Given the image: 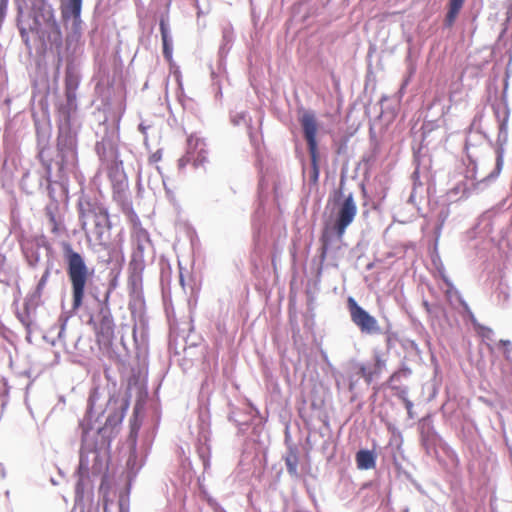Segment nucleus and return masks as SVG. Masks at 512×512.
I'll return each mask as SVG.
<instances>
[{"mask_svg": "<svg viewBox=\"0 0 512 512\" xmlns=\"http://www.w3.org/2000/svg\"><path fill=\"white\" fill-rule=\"evenodd\" d=\"M310 156V170L308 172L309 185L317 186L320 175L319 168V152L318 151H308Z\"/></svg>", "mask_w": 512, "mask_h": 512, "instance_id": "obj_22", "label": "nucleus"}, {"mask_svg": "<svg viewBox=\"0 0 512 512\" xmlns=\"http://www.w3.org/2000/svg\"><path fill=\"white\" fill-rule=\"evenodd\" d=\"M55 13L54 5L49 0H34V34L45 45L59 46L62 43V32Z\"/></svg>", "mask_w": 512, "mask_h": 512, "instance_id": "obj_6", "label": "nucleus"}, {"mask_svg": "<svg viewBox=\"0 0 512 512\" xmlns=\"http://www.w3.org/2000/svg\"><path fill=\"white\" fill-rule=\"evenodd\" d=\"M61 14L65 21H72V29L77 32L81 28V12L83 0H60Z\"/></svg>", "mask_w": 512, "mask_h": 512, "instance_id": "obj_13", "label": "nucleus"}, {"mask_svg": "<svg viewBox=\"0 0 512 512\" xmlns=\"http://www.w3.org/2000/svg\"><path fill=\"white\" fill-rule=\"evenodd\" d=\"M353 388H354V384H353V383H350V385H349V390L351 391V390H353Z\"/></svg>", "mask_w": 512, "mask_h": 512, "instance_id": "obj_62", "label": "nucleus"}, {"mask_svg": "<svg viewBox=\"0 0 512 512\" xmlns=\"http://www.w3.org/2000/svg\"><path fill=\"white\" fill-rule=\"evenodd\" d=\"M333 235L334 233L329 231L328 228H326L321 236L320 258L322 261L326 258L329 246L332 242Z\"/></svg>", "mask_w": 512, "mask_h": 512, "instance_id": "obj_29", "label": "nucleus"}, {"mask_svg": "<svg viewBox=\"0 0 512 512\" xmlns=\"http://www.w3.org/2000/svg\"><path fill=\"white\" fill-rule=\"evenodd\" d=\"M153 159H154V160L159 159V157L157 156V154H154V155H153Z\"/></svg>", "mask_w": 512, "mask_h": 512, "instance_id": "obj_64", "label": "nucleus"}, {"mask_svg": "<svg viewBox=\"0 0 512 512\" xmlns=\"http://www.w3.org/2000/svg\"><path fill=\"white\" fill-rule=\"evenodd\" d=\"M98 399L97 390H92L88 397L86 414L80 421L82 443L76 470V502L83 499L85 490L89 486L90 469L94 475L102 472L104 465L102 454L109 449L129 407L125 397L112 395L107 401L106 408L97 413L95 404Z\"/></svg>", "mask_w": 512, "mask_h": 512, "instance_id": "obj_1", "label": "nucleus"}, {"mask_svg": "<svg viewBox=\"0 0 512 512\" xmlns=\"http://www.w3.org/2000/svg\"><path fill=\"white\" fill-rule=\"evenodd\" d=\"M133 337H134L135 344L138 345V341H137V337H136V334H135V330L133 331Z\"/></svg>", "mask_w": 512, "mask_h": 512, "instance_id": "obj_57", "label": "nucleus"}, {"mask_svg": "<svg viewBox=\"0 0 512 512\" xmlns=\"http://www.w3.org/2000/svg\"><path fill=\"white\" fill-rule=\"evenodd\" d=\"M507 141H508V124L498 125L495 168L482 181H480L478 183V185L486 184L487 182L494 180L500 174V172L503 168L504 145L507 143Z\"/></svg>", "mask_w": 512, "mask_h": 512, "instance_id": "obj_11", "label": "nucleus"}, {"mask_svg": "<svg viewBox=\"0 0 512 512\" xmlns=\"http://www.w3.org/2000/svg\"><path fill=\"white\" fill-rule=\"evenodd\" d=\"M48 276H49V271L46 270L37 284L36 290L34 291V296L36 295V293H38L42 290L43 286L45 285V283L47 281Z\"/></svg>", "mask_w": 512, "mask_h": 512, "instance_id": "obj_42", "label": "nucleus"}, {"mask_svg": "<svg viewBox=\"0 0 512 512\" xmlns=\"http://www.w3.org/2000/svg\"><path fill=\"white\" fill-rule=\"evenodd\" d=\"M77 98H58L57 106L59 111L60 125L72 127L77 119L78 105Z\"/></svg>", "mask_w": 512, "mask_h": 512, "instance_id": "obj_14", "label": "nucleus"}, {"mask_svg": "<svg viewBox=\"0 0 512 512\" xmlns=\"http://www.w3.org/2000/svg\"><path fill=\"white\" fill-rule=\"evenodd\" d=\"M201 458L203 459L204 469H207L209 467V465H210L209 459L204 458L203 455H201Z\"/></svg>", "mask_w": 512, "mask_h": 512, "instance_id": "obj_49", "label": "nucleus"}, {"mask_svg": "<svg viewBox=\"0 0 512 512\" xmlns=\"http://www.w3.org/2000/svg\"><path fill=\"white\" fill-rule=\"evenodd\" d=\"M357 468L360 470H369L376 465V454L369 449H360L355 456Z\"/></svg>", "mask_w": 512, "mask_h": 512, "instance_id": "obj_21", "label": "nucleus"}, {"mask_svg": "<svg viewBox=\"0 0 512 512\" xmlns=\"http://www.w3.org/2000/svg\"><path fill=\"white\" fill-rule=\"evenodd\" d=\"M215 512H226L222 507H217Z\"/></svg>", "mask_w": 512, "mask_h": 512, "instance_id": "obj_56", "label": "nucleus"}, {"mask_svg": "<svg viewBox=\"0 0 512 512\" xmlns=\"http://www.w3.org/2000/svg\"><path fill=\"white\" fill-rule=\"evenodd\" d=\"M466 0H447L445 6V15L442 21V29H451L454 27Z\"/></svg>", "mask_w": 512, "mask_h": 512, "instance_id": "obj_16", "label": "nucleus"}, {"mask_svg": "<svg viewBox=\"0 0 512 512\" xmlns=\"http://www.w3.org/2000/svg\"><path fill=\"white\" fill-rule=\"evenodd\" d=\"M374 361H375V364H374V370L373 371L376 374H379L381 372V370L383 369V367L385 366V360L382 358L380 353L375 352L374 353Z\"/></svg>", "mask_w": 512, "mask_h": 512, "instance_id": "obj_36", "label": "nucleus"}, {"mask_svg": "<svg viewBox=\"0 0 512 512\" xmlns=\"http://www.w3.org/2000/svg\"><path fill=\"white\" fill-rule=\"evenodd\" d=\"M412 177H413V180H414V185H413L412 192H411V194L409 196L408 202L414 204L415 203V199H416L417 189H418V187L421 188L422 184L421 183L418 184L417 181H416V178H418V170L413 172Z\"/></svg>", "mask_w": 512, "mask_h": 512, "instance_id": "obj_35", "label": "nucleus"}, {"mask_svg": "<svg viewBox=\"0 0 512 512\" xmlns=\"http://www.w3.org/2000/svg\"><path fill=\"white\" fill-rule=\"evenodd\" d=\"M423 305H424V307L426 308V310H427V311H429V310H430V309H429V303H428L427 301H424V302H423Z\"/></svg>", "mask_w": 512, "mask_h": 512, "instance_id": "obj_54", "label": "nucleus"}, {"mask_svg": "<svg viewBox=\"0 0 512 512\" xmlns=\"http://www.w3.org/2000/svg\"><path fill=\"white\" fill-rule=\"evenodd\" d=\"M89 324H93L94 326L98 344L105 349H111L115 327L113 319L106 318L95 322L94 317L91 316L89 319Z\"/></svg>", "mask_w": 512, "mask_h": 512, "instance_id": "obj_12", "label": "nucleus"}, {"mask_svg": "<svg viewBox=\"0 0 512 512\" xmlns=\"http://www.w3.org/2000/svg\"><path fill=\"white\" fill-rule=\"evenodd\" d=\"M58 154L61 158L60 168L73 166L77 160L76 136L71 127L59 126Z\"/></svg>", "mask_w": 512, "mask_h": 512, "instance_id": "obj_8", "label": "nucleus"}, {"mask_svg": "<svg viewBox=\"0 0 512 512\" xmlns=\"http://www.w3.org/2000/svg\"><path fill=\"white\" fill-rule=\"evenodd\" d=\"M59 205L58 201H50L45 207V217L52 232L58 230Z\"/></svg>", "mask_w": 512, "mask_h": 512, "instance_id": "obj_23", "label": "nucleus"}, {"mask_svg": "<svg viewBox=\"0 0 512 512\" xmlns=\"http://www.w3.org/2000/svg\"><path fill=\"white\" fill-rule=\"evenodd\" d=\"M159 29L162 40V54L165 60L172 61L173 57V38L170 31L168 19L161 17L159 20Z\"/></svg>", "mask_w": 512, "mask_h": 512, "instance_id": "obj_18", "label": "nucleus"}, {"mask_svg": "<svg viewBox=\"0 0 512 512\" xmlns=\"http://www.w3.org/2000/svg\"><path fill=\"white\" fill-rule=\"evenodd\" d=\"M107 145L111 146V144H107L104 140L102 142H97L96 143V151L98 154H101L102 150L105 151L106 150V147Z\"/></svg>", "mask_w": 512, "mask_h": 512, "instance_id": "obj_44", "label": "nucleus"}, {"mask_svg": "<svg viewBox=\"0 0 512 512\" xmlns=\"http://www.w3.org/2000/svg\"><path fill=\"white\" fill-rule=\"evenodd\" d=\"M36 88H37V85L36 83L34 82V94H33V97H36L38 93H40V91H36Z\"/></svg>", "mask_w": 512, "mask_h": 512, "instance_id": "obj_53", "label": "nucleus"}, {"mask_svg": "<svg viewBox=\"0 0 512 512\" xmlns=\"http://www.w3.org/2000/svg\"><path fill=\"white\" fill-rule=\"evenodd\" d=\"M175 99H176L179 103H181L182 105H184V103L182 102V100H183L184 98L178 97V98H175Z\"/></svg>", "mask_w": 512, "mask_h": 512, "instance_id": "obj_59", "label": "nucleus"}, {"mask_svg": "<svg viewBox=\"0 0 512 512\" xmlns=\"http://www.w3.org/2000/svg\"><path fill=\"white\" fill-rule=\"evenodd\" d=\"M17 26L24 43L29 47L32 32V0H15Z\"/></svg>", "mask_w": 512, "mask_h": 512, "instance_id": "obj_9", "label": "nucleus"}, {"mask_svg": "<svg viewBox=\"0 0 512 512\" xmlns=\"http://www.w3.org/2000/svg\"><path fill=\"white\" fill-rule=\"evenodd\" d=\"M79 86V77L70 69L65 75V93L64 96H76V90Z\"/></svg>", "mask_w": 512, "mask_h": 512, "instance_id": "obj_26", "label": "nucleus"}, {"mask_svg": "<svg viewBox=\"0 0 512 512\" xmlns=\"http://www.w3.org/2000/svg\"><path fill=\"white\" fill-rule=\"evenodd\" d=\"M479 332L483 338L492 341V336L494 332L491 328L486 326H479Z\"/></svg>", "mask_w": 512, "mask_h": 512, "instance_id": "obj_40", "label": "nucleus"}, {"mask_svg": "<svg viewBox=\"0 0 512 512\" xmlns=\"http://www.w3.org/2000/svg\"><path fill=\"white\" fill-rule=\"evenodd\" d=\"M203 152H204V150L201 148L197 159L194 161L195 166H198L200 163H202L205 160Z\"/></svg>", "mask_w": 512, "mask_h": 512, "instance_id": "obj_46", "label": "nucleus"}, {"mask_svg": "<svg viewBox=\"0 0 512 512\" xmlns=\"http://www.w3.org/2000/svg\"><path fill=\"white\" fill-rule=\"evenodd\" d=\"M258 188H259V195H260V197H262L264 190L267 188V183L265 182L264 178H261L259 180Z\"/></svg>", "mask_w": 512, "mask_h": 512, "instance_id": "obj_45", "label": "nucleus"}, {"mask_svg": "<svg viewBox=\"0 0 512 512\" xmlns=\"http://www.w3.org/2000/svg\"><path fill=\"white\" fill-rule=\"evenodd\" d=\"M79 221L86 235L92 234L98 244L107 250L108 258L106 262L111 261L110 231L112 222L105 204L89 196H83L78 201Z\"/></svg>", "mask_w": 512, "mask_h": 512, "instance_id": "obj_3", "label": "nucleus"}, {"mask_svg": "<svg viewBox=\"0 0 512 512\" xmlns=\"http://www.w3.org/2000/svg\"><path fill=\"white\" fill-rule=\"evenodd\" d=\"M38 158L45 170V179H46V191L51 201H58L56 198V189L61 190V185L58 182H52L50 179L51 176V165L52 160L50 159V150L49 149H41L38 153Z\"/></svg>", "mask_w": 512, "mask_h": 512, "instance_id": "obj_15", "label": "nucleus"}, {"mask_svg": "<svg viewBox=\"0 0 512 512\" xmlns=\"http://www.w3.org/2000/svg\"><path fill=\"white\" fill-rule=\"evenodd\" d=\"M149 126H146L144 123H140L139 126H138V129L139 131L143 134V135H146V131L148 129Z\"/></svg>", "mask_w": 512, "mask_h": 512, "instance_id": "obj_48", "label": "nucleus"}, {"mask_svg": "<svg viewBox=\"0 0 512 512\" xmlns=\"http://www.w3.org/2000/svg\"><path fill=\"white\" fill-rule=\"evenodd\" d=\"M393 99L395 100L396 103H398V99L399 98H388V97H385V98H379V104H380V107H381V110L383 111L384 109H387L389 107V101Z\"/></svg>", "mask_w": 512, "mask_h": 512, "instance_id": "obj_43", "label": "nucleus"}, {"mask_svg": "<svg viewBox=\"0 0 512 512\" xmlns=\"http://www.w3.org/2000/svg\"><path fill=\"white\" fill-rule=\"evenodd\" d=\"M462 304L466 310H469L468 304L465 301H462Z\"/></svg>", "mask_w": 512, "mask_h": 512, "instance_id": "obj_58", "label": "nucleus"}, {"mask_svg": "<svg viewBox=\"0 0 512 512\" xmlns=\"http://www.w3.org/2000/svg\"><path fill=\"white\" fill-rule=\"evenodd\" d=\"M180 282H181V284L183 285V283H184V279H183V276H182V275H180Z\"/></svg>", "mask_w": 512, "mask_h": 512, "instance_id": "obj_63", "label": "nucleus"}, {"mask_svg": "<svg viewBox=\"0 0 512 512\" xmlns=\"http://www.w3.org/2000/svg\"><path fill=\"white\" fill-rule=\"evenodd\" d=\"M421 444L426 453L432 455L436 453L437 447L443 444V439L433 426H428L421 431Z\"/></svg>", "mask_w": 512, "mask_h": 512, "instance_id": "obj_19", "label": "nucleus"}, {"mask_svg": "<svg viewBox=\"0 0 512 512\" xmlns=\"http://www.w3.org/2000/svg\"><path fill=\"white\" fill-rule=\"evenodd\" d=\"M211 76H212V87H213L214 94H215L214 96H222L223 92H222L220 78L215 75V72L213 70L211 71Z\"/></svg>", "mask_w": 512, "mask_h": 512, "instance_id": "obj_34", "label": "nucleus"}, {"mask_svg": "<svg viewBox=\"0 0 512 512\" xmlns=\"http://www.w3.org/2000/svg\"><path fill=\"white\" fill-rule=\"evenodd\" d=\"M187 144H188V152H187L186 156H183L178 160L179 168H184L191 161L192 150L197 149L200 144L204 145V140L191 135L187 140Z\"/></svg>", "mask_w": 512, "mask_h": 512, "instance_id": "obj_25", "label": "nucleus"}, {"mask_svg": "<svg viewBox=\"0 0 512 512\" xmlns=\"http://www.w3.org/2000/svg\"><path fill=\"white\" fill-rule=\"evenodd\" d=\"M404 394H405V392H402V393H401V395H400V397H401V399H402V400H403V402H404V406H405V408H406V410H407V412H408L409 417H410V418H412V417H413V416H412V407H413V403H412V401H410L408 398H406Z\"/></svg>", "mask_w": 512, "mask_h": 512, "instance_id": "obj_41", "label": "nucleus"}, {"mask_svg": "<svg viewBox=\"0 0 512 512\" xmlns=\"http://www.w3.org/2000/svg\"><path fill=\"white\" fill-rule=\"evenodd\" d=\"M119 512H129L128 497L122 494L118 501Z\"/></svg>", "mask_w": 512, "mask_h": 512, "instance_id": "obj_39", "label": "nucleus"}, {"mask_svg": "<svg viewBox=\"0 0 512 512\" xmlns=\"http://www.w3.org/2000/svg\"><path fill=\"white\" fill-rule=\"evenodd\" d=\"M299 122L301 125L303 137L307 144L308 151H318L317 131L318 126L316 122L315 113L311 110H304L299 115Z\"/></svg>", "mask_w": 512, "mask_h": 512, "instance_id": "obj_10", "label": "nucleus"}, {"mask_svg": "<svg viewBox=\"0 0 512 512\" xmlns=\"http://www.w3.org/2000/svg\"><path fill=\"white\" fill-rule=\"evenodd\" d=\"M284 460H285V465H286L289 475L291 477L298 478L299 477V473H298L299 458H298L297 452L290 449L288 451V453L285 455Z\"/></svg>", "mask_w": 512, "mask_h": 512, "instance_id": "obj_24", "label": "nucleus"}, {"mask_svg": "<svg viewBox=\"0 0 512 512\" xmlns=\"http://www.w3.org/2000/svg\"><path fill=\"white\" fill-rule=\"evenodd\" d=\"M497 347L503 353L505 359L512 363V343L510 340L501 339L497 343Z\"/></svg>", "mask_w": 512, "mask_h": 512, "instance_id": "obj_30", "label": "nucleus"}, {"mask_svg": "<svg viewBox=\"0 0 512 512\" xmlns=\"http://www.w3.org/2000/svg\"><path fill=\"white\" fill-rule=\"evenodd\" d=\"M19 320L27 327L29 328L32 321L30 317V311H29V305L27 302L23 305V310L17 312Z\"/></svg>", "mask_w": 512, "mask_h": 512, "instance_id": "obj_31", "label": "nucleus"}, {"mask_svg": "<svg viewBox=\"0 0 512 512\" xmlns=\"http://www.w3.org/2000/svg\"><path fill=\"white\" fill-rule=\"evenodd\" d=\"M492 109L497 119L498 125L508 124L510 116V108L507 102V98H495L492 103Z\"/></svg>", "mask_w": 512, "mask_h": 512, "instance_id": "obj_20", "label": "nucleus"}, {"mask_svg": "<svg viewBox=\"0 0 512 512\" xmlns=\"http://www.w3.org/2000/svg\"><path fill=\"white\" fill-rule=\"evenodd\" d=\"M252 412L255 413L256 416L259 415V411L255 407H251Z\"/></svg>", "mask_w": 512, "mask_h": 512, "instance_id": "obj_55", "label": "nucleus"}, {"mask_svg": "<svg viewBox=\"0 0 512 512\" xmlns=\"http://www.w3.org/2000/svg\"><path fill=\"white\" fill-rule=\"evenodd\" d=\"M345 184L346 177L342 174L338 187L329 196V202L333 204V223L329 231L334 233L338 241L354 221L358 210L354 194L345 188Z\"/></svg>", "mask_w": 512, "mask_h": 512, "instance_id": "obj_4", "label": "nucleus"}, {"mask_svg": "<svg viewBox=\"0 0 512 512\" xmlns=\"http://www.w3.org/2000/svg\"><path fill=\"white\" fill-rule=\"evenodd\" d=\"M495 294L496 301L499 306L504 307L509 302L510 292L507 285L500 283L495 290Z\"/></svg>", "mask_w": 512, "mask_h": 512, "instance_id": "obj_28", "label": "nucleus"}, {"mask_svg": "<svg viewBox=\"0 0 512 512\" xmlns=\"http://www.w3.org/2000/svg\"><path fill=\"white\" fill-rule=\"evenodd\" d=\"M63 259L66 265V273L71 284L72 305L69 310L65 309L62 302V313L60 315L61 329L59 331V338L62 337L64 328L67 321L77 314L82 307L86 286L92 276L93 271H89L85 263L84 257L75 251L71 244L68 242L62 243Z\"/></svg>", "mask_w": 512, "mask_h": 512, "instance_id": "obj_2", "label": "nucleus"}, {"mask_svg": "<svg viewBox=\"0 0 512 512\" xmlns=\"http://www.w3.org/2000/svg\"><path fill=\"white\" fill-rule=\"evenodd\" d=\"M247 116L246 112L237 113L236 115L231 116V121L235 126H238L241 123H246Z\"/></svg>", "mask_w": 512, "mask_h": 512, "instance_id": "obj_37", "label": "nucleus"}, {"mask_svg": "<svg viewBox=\"0 0 512 512\" xmlns=\"http://www.w3.org/2000/svg\"><path fill=\"white\" fill-rule=\"evenodd\" d=\"M161 178H162V183H163V186H164V188H165V190H166L167 194H168V193H170V190L168 189V187H167V185H166V181H165V179H164L163 177H161Z\"/></svg>", "mask_w": 512, "mask_h": 512, "instance_id": "obj_52", "label": "nucleus"}, {"mask_svg": "<svg viewBox=\"0 0 512 512\" xmlns=\"http://www.w3.org/2000/svg\"><path fill=\"white\" fill-rule=\"evenodd\" d=\"M449 212L447 209H442L438 214L437 224L435 226V234L439 237L441 229L444 225L445 220L448 218Z\"/></svg>", "mask_w": 512, "mask_h": 512, "instance_id": "obj_32", "label": "nucleus"}, {"mask_svg": "<svg viewBox=\"0 0 512 512\" xmlns=\"http://www.w3.org/2000/svg\"><path fill=\"white\" fill-rule=\"evenodd\" d=\"M375 374L376 373L374 371H368L365 365L361 364L359 366L358 375L360 377L364 378V380L367 384H370L372 382L373 376Z\"/></svg>", "mask_w": 512, "mask_h": 512, "instance_id": "obj_33", "label": "nucleus"}, {"mask_svg": "<svg viewBox=\"0 0 512 512\" xmlns=\"http://www.w3.org/2000/svg\"><path fill=\"white\" fill-rule=\"evenodd\" d=\"M408 84V78L403 82L396 96H402L404 94V88Z\"/></svg>", "mask_w": 512, "mask_h": 512, "instance_id": "obj_47", "label": "nucleus"}, {"mask_svg": "<svg viewBox=\"0 0 512 512\" xmlns=\"http://www.w3.org/2000/svg\"><path fill=\"white\" fill-rule=\"evenodd\" d=\"M9 392V387L5 377L0 373V397H6Z\"/></svg>", "mask_w": 512, "mask_h": 512, "instance_id": "obj_38", "label": "nucleus"}, {"mask_svg": "<svg viewBox=\"0 0 512 512\" xmlns=\"http://www.w3.org/2000/svg\"><path fill=\"white\" fill-rule=\"evenodd\" d=\"M414 72H415V67L410 63V64H409V74H410V76H411L412 74H414Z\"/></svg>", "mask_w": 512, "mask_h": 512, "instance_id": "obj_51", "label": "nucleus"}, {"mask_svg": "<svg viewBox=\"0 0 512 512\" xmlns=\"http://www.w3.org/2000/svg\"><path fill=\"white\" fill-rule=\"evenodd\" d=\"M111 291H112V288L109 287L106 290L103 299L98 300V302H99V310H98V314H97L98 320L106 319V318L113 319L110 308H109V298L111 295Z\"/></svg>", "mask_w": 512, "mask_h": 512, "instance_id": "obj_27", "label": "nucleus"}, {"mask_svg": "<svg viewBox=\"0 0 512 512\" xmlns=\"http://www.w3.org/2000/svg\"><path fill=\"white\" fill-rule=\"evenodd\" d=\"M372 267H373V264H372V263L368 264V265H367V270L372 269Z\"/></svg>", "mask_w": 512, "mask_h": 512, "instance_id": "obj_61", "label": "nucleus"}, {"mask_svg": "<svg viewBox=\"0 0 512 512\" xmlns=\"http://www.w3.org/2000/svg\"><path fill=\"white\" fill-rule=\"evenodd\" d=\"M139 429L140 424L137 419L131 421L130 432L127 437V446L129 449V456L126 462L128 487L131 486L132 481L144 466L156 434L155 428H149L145 430L141 434L140 439H138Z\"/></svg>", "mask_w": 512, "mask_h": 512, "instance_id": "obj_5", "label": "nucleus"}, {"mask_svg": "<svg viewBox=\"0 0 512 512\" xmlns=\"http://www.w3.org/2000/svg\"><path fill=\"white\" fill-rule=\"evenodd\" d=\"M121 344L126 349V345H125V341H124L123 337H121Z\"/></svg>", "mask_w": 512, "mask_h": 512, "instance_id": "obj_60", "label": "nucleus"}, {"mask_svg": "<svg viewBox=\"0 0 512 512\" xmlns=\"http://www.w3.org/2000/svg\"><path fill=\"white\" fill-rule=\"evenodd\" d=\"M331 77H332V81H333L335 88H338L339 80L336 78V76L334 74H332Z\"/></svg>", "mask_w": 512, "mask_h": 512, "instance_id": "obj_50", "label": "nucleus"}, {"mask_svg": "<svg viewBox=\"0 0 512 512\" xmlns=\"http://www.w3.org/2000/svg\"><path fill=\"white\" fill-rule=\"evenodd\" d=\"M234 39V29L232 25L228 23L222 27V40L218 50L219 68L224 66L226 57L233 46Z\"/></svg>", "mask_w": 512, "mask_h": 512, "instance_id": "obj_17", "label": "nucleus"}, {"mask_svg": "<svg viewBox=\"0 0 512 512\" xmlns=\"http://www.w3.org/2000/svg\"><path fill=\"white\" fill-rule=\"evenodd\" d=\"M347 309L352 323L365 335H386V341L389 344L391 324L387 323L385 329L380 327L377 319L367 310L358 304L354 297L347 298Z\"/></svg>", "mask_w": 512, "mask_h": 512, "instance_id": "obj_7", "label": "nucleus"}]
</instances>
